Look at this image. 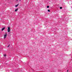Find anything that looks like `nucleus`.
Segmentation results:
<instances>
[{"label": "nucleus", "mask_w": 72, "mask_h": 72, "mask_svg": "<svg viewBox=\"0 0 72 72\" xmlns=\"http://www.w3.org/2000/svg\"><path fill=\"white\" fill-rule=\"evenodd\" d=\"M10 26H8V32H9L10 31Z\"/></svg>", "instance_id": "nucleus-1"}, {"label": "nucleus", "mask_w": 72, "mask_h": 72, "mask_svg": "<svg viewBox=\"0 0 72 72\" xmlns=\"http://www.w3.org/2000/svg\"><path fill=\"white\" fill-rule=\"evenodd\" d=\"M6 36H7V34H6L4 35V38L5 39L6 37Z\"/></svg>", "instance_id": "nucleus-2"}, {"label": "nucleus", "mask_w": 72, "mask_h": 72, "mask_svg": "<svg viewBox=\"0 0 72 72\" xmlns=\"http://www.w3.org/2000/svg\"><path fill=\"white\" fill-rule=\"evenodd\" d=\"M5 29V27H4L2 29H1V31H4V29Z\"/></svg>", "instance_id": "nucleus-3"}, {"label": "nucleus", "mask_w": 72, "mask_h": 72, "mask_svg": "<svg viewBox=\"0 0 72 72\" xmlns=\"http://www.w3.org/2000/svg\"><path fill=\"white\" fill-rule=\"evenodd\" d=\"M18 5H19V4H17V5H15V7H17Z\"/></svg>", "instance_id": "nucleus-4"}, {"label": "nucleus", "mask_w": 72, "mask_h": 72, "mask_svg": "<svg viewBox=\"0 0 72 72\" xmlns=\"http://www.w3.org/2000/svg\"><path fill=\"white\" fill-rule=\"evenodd\" d=\"M18 10V8H17L15 10V12H17V11Z\"/></svg>", "instance_id": "nucleus-5"}, {"label": "nucleus", "mask_w": 72, "mask_h": 72, "mask_svg": "<svg viewBox=\"0 0 72 72\" xmlns=\"http://www.w3.org/2000/svg\"><path fill=\"white\" fill-rule=\"evenodd\" d=\"M3 56L4 57H6V54H4Z\"/></svg>", "instance_id": "nucleus-6"}, {"label": "nucleus", "mask_w": 72, "mask_h": 72, "mask_svg": "<svg viewBox=\"0 0 72 72\" xmlns=\"http://www.w3.org/2000/svg\"><path fill=\"white\" fill-rule=\"evenodd\" d=\"M47 8H49V6H47Z\"/></svg>", "instance_id": "nucleus-7"}, {"label": "nucleus", "mask_w": 72, "mask_h": 72, "mask_svg": "<svg viewBox=\"0 0 72 72\" xmlns=\"http://www.w3.org/2000/svg\"><path fill=\"white\" fill-rule=\"evenodd\" d=\"M60 9H62V7H60Z\"/></svg>", "instance_id": "nucleus-8"}, {"label": "nucleus", "mask_w": 72, "mask_h": 72, "mask_svg": "<svg viewBox=\"0 0 72 72\" xmlns=\"http://www.w3.org/2000/svg\"><path fill=\"white\" fill-rule=\"evenodd\" d=\"M48 12H50V10H48Z\"/></svg>", "instance_id": "nucleus-9"}, {"label": "nucleus", "mask_w": 72, "mask_h": 72, "mask_svg": "<svg viewBox=\"0 0 72 72\" xmlns=\"http://www.w3.org/2000/svg\"><path fill=\"white\" fill-rule=\"evenodd\" d=\"M8 46H10V44H9Z\"/></svg>", "instance_id": "nucleus-10"}, {"label": "nucleus", "mask_w": 72, "mask_h": 72, "mask_svg": "<svg viewBox=\"0 0 72 72\" xmlns=\"http://www.w3.org/2000/svg\"><path fill=\"white\" fill-rule=\"evenodd\" d=\"M68 70L67 71L68 72Z\"/></svg>", "instance_id": "nucleus-11"}, {"label": "nucleus", "mask_w": 72, "mask_h": 72, "mask_svg": "<svg viewBox=\"0 0 72 72\" xmlns=\"http://www.w3.org/2000/svg\"><path fill=\"white\" fill-rule=\"evenodd\" d=\"M16 1H18V0H16Z\"/></svg>", "instance_id": "nucleus-12"}, {"label": "nucleus", "mask_w": 72, "mask_h": 72, "mask_svg": "<svg viewBox=\"0 0 72 72\" xmlns=\"http://www.w3.org/2000/svg\"><path fill=\"white\" fill-rule=\"evenodd\" d=\"M9 46H8V47H9Z\"/></svg>", "instance_id": "nucleus-13"}, {"label": "nucleus", "mask_w": 72, "mask_h": 72, "mask_svg": "<svg viewBox=\"0 0 72 72\" xmlns=\"http://www.w3.org/2000/svg\"><path fill=\"white\" fill-rule=\"evenodd\" d=\"M21 0H20V1H21Z\"/></svg>", "instance_id": "nucleus-14"}]
</instances>
